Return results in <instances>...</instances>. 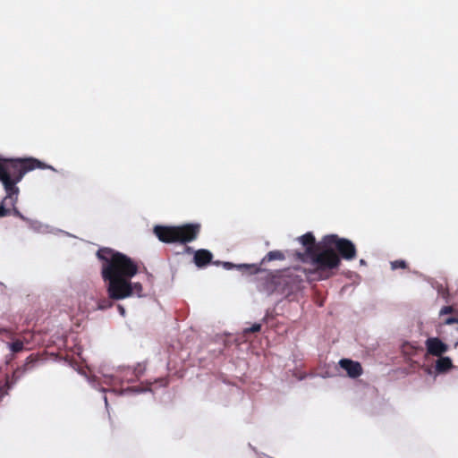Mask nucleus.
<instances>
[{
	"mask_svg": "<svg viewBox=\"0 0 458 458\" xmlns=\"http://www.w3.org/2000/svg\"><path fill=\"white\" fill-rule=\"evenodd\" d=\"M12 388L13 386L12 384H10L9 377H6L4 384L0 386V402H2L4 396H6L9 394V391Z\"/></svg>",
	"mask_w": 458,
	"mask_h": 458,
	"instance_id": "17",
	"label": "nucleus"
},
{
	"mask_svg": "<svg viewBox=\"0 0 458 458\" xmlns=\"http://www.w3.org/2000/svg\"><path fill=\"white\" fill-rule=\"evenodd\" d=\"M442 324L445 325V326H449V325H453V324H458V315L454 316V317L445 318L443 319V321H442Z\"/></svg>",
	"mask_w": 458,
	"mask_h": 458,
	"instance_id": "23",
	"label": "nucleus"
},
{
	"mask_svg": "<svg viewBox=\"0 0 458 458\" xmlns=\"http://www.w3.org/2000/svg\"><path fill=\"white\" fill-rule=\"evenodd\" d=\"M325 250L335 251L341 259L353 260L357 256L355 244L347 238L339 237L337 234H327L321 240Z\"/></svg>",
	"mask_w": 458,
	"mask_h": 458,
	"instance_id": "7",
	"label": "nucleus"
},
{
	"mask_svg": "<svg viewBox=\"0 0 458 458\" xmlns=\"http://www.w3.org/2000/svg\"><path fill=\"white\" fill-rule=\"evenodd\" d=\"M454 367L452 359L448 356L441 355L436 361L435 369L437 373L443 374L449 371Z\"/></svg>",
	"mask_w": 458,
	"mask_h": 458,
	"instance_id": "12",
	"label": "nucleus"
},
{
	"mask_svg": "<svg viewBox=\"0 0 458 458\" xmlns=\"http://www.w3.org/2000/svg\"><path fill=\"white\" fill-rule=\"evenodd\" d=\"M28 224V226L30 229L34 231L35 233H62L67 236H72L69 233H66L62 230L55 229L47 225L42 224L41 222L38 220H33L28 218L26 221Z\"/></svg>",
	"mask_w": 458,
	"mask_h": 458,
	"instance_id": "10",
	"label": "nucleus"
},
{
	"mask_svg": "<svg viewBox=\"0 0 458 458\" xmlns=\"http://www.w3.org/2000/svg\"><path fill=\"white\" fill-rule=\"evenodd\" d=\"M117 308H118V312L120 313V315L122 317H124L125 316V309H124V307L119 304Z\"/></svg>",
	"mask_w": 458,
	"mask_h": 458,
	"instance_id": "26",
	"label": "nucleus"
},
{
	"mask_svg": "<svg viewBox=\"0 0 458 458\" xmlns=\"http://www.w3.org/2000/svg\"><path fill=\"white\" fill-rule=\"evenodd\" d=\"M283 259H284V255L283 252L280 250H271L262 259L261 263Z\"/></svg>",
	"mask_w": 458,
	"mask_h": 458,
	"instance_id": "15",
	"label": "nucleus"
},
{
	"mask_svg": "<svg viewBox=\"0 0 458 458\" xmlns=\"http://www.w3.org/2000/svg\"><path fill=\"white\" fill-rule=\"evenodd\" d=\"M8 161H11V158L0 157V166Z\"/></svg>",
	"mask_w": 458,
	"mask_h": 458,
	"instance_id": "28",
	"label": "nucleus"
},
{
	"mask_svg": "<svg viewBox=\"0 0 458 458\" xmlns=\"http://www.w3.org/2000/svg\"><path fill=\"white\" fill-rule=\"evenodd\" d=\"M275 290L290 301H297L302 294L304 281L301 275L293 270H284L273 276Z\"/></svg>",
	"mask_w": 458,
	"mask_h": 458,
	"instance_id": "5",
	"label": "nucleus"
},
{
	"mask_svg": "<svg viewBox=\"0 0 458 458\" xmlns=\"http://www.w3.org/2000/svg\"><path fill=\"white\" fill-rule=\"evenodd\" d=\"M339 365L352 378H357L362 374L361 365L358 361H353L350 359H342L339 360Z\"/></svg>",
	"mask_w": 458,
	"mask_h": 458,
	"instance_id": "9",
	"label": "nucleus"
},
{
	"mask_svg": "<svg viewBox=\"0 0 458 458\" xmlns=\"http://www.w3.org/2000/svg\"><path fill=\"white\" fill-rule=\"evenodd\" d=\"M146 278H147V281L149 282L150 284H153V276L151 274L147 273Z\"/></svg>",
	"mask_w": 458,
	"mask_h": 458,
	"instance_id": "27",
	"label": "nucleus"
},
{
	"mask_svg": "<svg viewBox=\"0 0 458 458\" xmlns=\"http://www.w3.org/2000/svg\"><path fill=\"white\" fill-rule=\"evenodd\" d=\"M237 270L243 274L254 275L260 271V268L256 264H238Z\"/></svg>",
	"mask_w": 458,
	"mask_h": 458,
	"instance_id": "14",
	"label": "nucleus"
},
{
	"mask_svg": "<svg viewBox=\"0 0 458 458\" xmlns=\"http://www.w3.org/2000/svg\"><path fill=\"white\" fill-rule=\"evenodd\" d=\"M103 399H104V402H105L106 409L108 411L109 404H108L107 397L106 395H104Z\"/></svg>",
	"mask_w": 458,
	"mask_h": 458,
	"instance_id": "29",
	"label": "nucleus"
},
{
	"mask_svg": "<svg viewBox=\"0 0 458 458\" xmlns=\"http://www.w3.org/2000/svg\"><path fill=\"white\" fill-rule=\"evenodd\" d=\"M9 349L13 352H19L23 349V343L21 341H15L9 344Z\"/></svg>",
	"mask_w": 458,
	"mask_h": 458,
	"instance_id": "18",
	"label": "nucleus"
},
{
	"mask_svg": "<svg viewBox=\"0 0 458 458\" xmlns=\"http://www.w3.org/2000/svg\"><path fill=\"white\" fill-rule=\"evenodd\" d=\"M214 264H216V265L221 264L225 270H232L234 268L237 269V265H238V264H233L232 262H228V261H224V262L216 261V262H214Z\"/></svg>",
	"mask_w": 458,
	"mask_h": 458,
	"instance_id": "21",
	"label": "nucleus"
},
{
	"mask_svg": "<svg viewBox=\"0 0 458 458\" xmlns=\"http://www.w3.org/2000/svg\"><path fill=\"white\" fill-rule=\"evenodd\" d=\"M427 353L432 356L440 357L445 353L449 347L439 337H428L425 341Z\"/></svg>",
	"mask_w": 458,
	"mask_h": 458,
	"instance_id": "8",
	"label": "nucleus"
},
{
	"mask_svg": "<svg viewBox=\"0 0 458 458\" xmlns=\"http://www.w3.org/2000/svg\"><path fill=\"white\" fill-rule=\"evenodd\" d=\"M261 328V325L259 324V323H254L250 327H248V328H245L244 329V333H249V332H251V333H255V332H259Z\"/></svg>",
	"mask_w": 458,
	"mask_h": 458,
	"instance_id": "25",
	"label": "nucleus"
},
{
	"mask_svg": "<svg viewBox=\"0 0 458 458\" xmlns=\"http://www.w3.org/2000/svg\"><path fill=\"white\" fill-rule=\"evenodd\" d=\"M213 254L206 249H200L194 251L193 260L198 267H205L212 260Z\"/></svg>",
	"mask_w": 458,
	"mask_h": 458,
	"instance_id": "11",
	"label": "nucleus"
},
{
	"mask_svg": "<svg viewBox=\"0 0 458 458\" xmlns=\"http://www.w3.org/2000/svg\"><path fill=\"white\" fill-rule=\"evenodd\" d=\"M148 388H142V387H128L121 392V394H127L129 392L135 393V394H140L148 391Z\"/></svg>",
	"mask_w": 458,
	"mask_h": 458,
	"instance_id": "20",
	"label": "nucleus"
},
{
	"mask_svg": "<svg viewBox=\"0 0 458 458\" xmlns=\"http://www.w3.org/2000/svg\"><path fill=\"white\" fill-rule=\"evenodd\" d=\"M30 362H33V360L31 359L30 356L27 358L26 364L24 366L17 368L11 376L6 377H9L10 384H12L13 387L25 375V373L29 369L27 366L29 365Z\"/></svg>",
	"mask_w": 458,
	"mask_h": 458,
	"instance_id": "13",
	"label": "nucleus"
},
{
	"mask_svg": "<svg viewBox=\"0 0 458 458\" xmlns=\"http://www.w3.org/2000/svg\"><path fill=\"white\" fill-rule=\"evenodd\" d=\"M81 375H83L85 377V378L87 379V381L89 382V384L95 389H98L100 392L102 393H106L108 390L106 388H104V387H98L99 386V383L98 382L97 380V377L94 376V377H89L88 376L87 374L85 373H81Z\"/></svg>",
	"mask_w": 458,
	"mask_h": 458,
	"instance_id": "16",
	"label": "nucleus"
},
{
	"mask_svg": "<svg viewBox=\"0 0 458 458\" xmlns=\"http://www.w3.org/2000/svg\"><path fill=\"white\" fill-rule=\"evenodd\" d=\"M97 257L101 262V276L106 283L108 294V298L98 301V310L111 308V300L145 296L141 283L131 282V278L138 273V266L130 257L107 247L99 248Z\"/></svg>",
	"mask_w": 458,
	"mask_h": 458,
	"instance_id": "1",
	"label": "nucleus"
},
{
	"mask_svg": "<svg viewBox=\"0 0 458 458\" xmlns=\"http://www.w3.org/2000/svg\"><path fill=\"white\" fill-rule=\"evenodd\" d=\"M453 311H454V309L452 306H444L439 310L438 315H439V317H443L445 315L452 313Z\"/></svg>",
	"mask_w": 458,
	"mask_h": 458,
	"instance_id": "24",
	"label": "nucleus"
},
{
	"mask_svg": "<svg viewBox=\"0 0 458 458\" xmlns=\"http://www.w3.org/2000/svg\"><path fill=\"white\" fill-rule=\"evenodd\" d=\"M12 207V209H10L11 211V214L13 215L14 216L16 217H19L21 218V220L23 221H27L28 220V217L24 216L21 212L20 210L16 208V205L14 206H11Z\"/></svg>",
	"mask_w": 458,
	"mask_h": 458,
	"instance_id": "22",
	"label": "nucleus"
},
{
	"mask_svg": "<svg viewBox=\"0 0 458 458\" xmlns=\"http://www.w3.org/2000/svg\"><path fill=\"white\" fill-rule=\"evenodd\" d=\"M186 251L187 252H191V251H193V250L191 247H187L186 248Z\"/></svg>",
	"mask_w": 458,
	"mask_h": 458,
	"instance_id": "31",
	"label": "nucleus"
},
{
	"mask_svg": "<svg viewBox=\"0 0 458 458\" xmlns=\"http://www.w3.org/2000/svg\"><path fill=\"white\" fill-rule=\"evenodd\" d=\"M199 232V223L185 224L180 226L156 225L154 227L156 236L165 243L179 242L186 244L196 240Z\"/></svg>",
	"mask_w": 458,
	"mask_h": 458,
	"instance_id": "4",
	"label": "nucleus"
},
{
	"mask_svg": "<svg viewBox=\"0 0 458 458\" xmlns=\"http://www.w3.org/2000/svg\"><path fill=\"white\" fill-rule=\"evenodd\" d=\"M359 263H360V266H367V262H366V260H365V259H360V262H359Z\"/></svg>",
	"mask_w": 458,
	"mask_h": 458,
	"instance_id": "30",
	"label": "nucleus"
},
{
	"mask_svg": "<svg viewBox=\"0 0 458 458\" xmlns=\"http://www.w3.org/2000/svg\"><path fill=\"white\" fill-rule=\"evenodd\" d=\"M297 240L305 248L303 252H296L297 259L311 266V268L304 270L309 282L327 280L335 275L334 270L340 266V258L335 251L325 250L321 242L317 246L310 232L299 236Z\"/></svg>",
	"mask_w": 458,
	"mask_h": 458,
	"instance_id": "2",
	"label": "nucleus"
},
{
	"mask_svg": "<svg viewBox=\"0 0 458 458\" xmlns=\"http://www.w3.org/2000/svg\"><path fill=\"white\" fill-rule=\"evenodd\" d=\"M37 168L55 171L52 165H47L34 157L11 158V161L0 166V182L5 191V196L0 201V217L11 215L10 208H7L6 206L16 205L20 194V189L17 184L28 172Z\"/></svg>",
	"mask_w": 458,
	"mask_h": 458,
	"instance_id": "3",
	"label": "nucleus"
},
{
	"mask_svg": "<svg viewBox=\"0 0 458 458\" xmlns=\"http://www.w3.org/2000/svg\"><path fill=\"white\" fill-rule=\"evenodd\" d=\"M146 366L138 363L136 367H118L108 371L105 367L99 369V373L104 378L106 385H117L123 383H132L139 379L145 372Z\"/></svg>",
	"mask_w": 458,
	"mask_h": 458,
	"instance_id": "6",
	"label": "nucleus"
},
{
	"mask_svg": "<svg viewBox=\"0 0 458 458\" xmlns=\"http://www.w3.org/2000/svg\"><path fill=\"white\" fill-rule=\"evenodd\" d=\"M406 267H407V263L405 260H403V259H397V260L391 262V267L394 270L398 269V268L404 269V268H406Z\"/></svg>",
	"mask_w": 458,
	"mask_h": 458,
	"instance_id": "19",
	"label": "nucleus"
}]
</instances>
